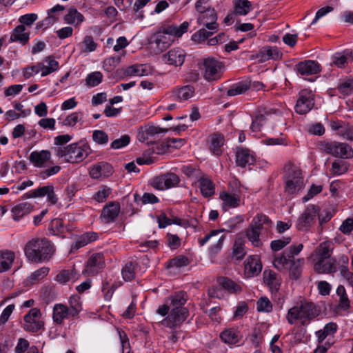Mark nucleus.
Masks as SVG:
<instances>
[{
  "instance_id": "obj_1",
  "label": "nucleus",
  "mask_w": 353,
  "mask_h": 353,
  "mask_svg": "<svg viewBox=\"0 0 353 353\" xmlns=\"http://www.w3.org/2000/svg\"><path fill=\"white\" fill-rule=\"evenodd\" d=\"M171 310L168 316L165 317L159 323L165 327L173 329L181 325L186 320L189 315L188 310L184 307L187 301L186 295L183 292H177L170 296Z\"/></svg>"
},
{
  "instance_id": "obj_2",
  "label": "nucleus",
  "mask_w": 353,
  "mask_h": 353,
  "mask_svg": "<svg viewBox=\"0 0 353 353\" xmlns=\"http://www.w3.org/2000/svg\"><path fill=\"white\" fill-rule=\"evenodd\" d=\"M23 252L29 261L41 263L50 259L54 248L53 244L46 238H33L26 243Z\"/></svg>"
},
{
  "instance_id": "obj_3",
  "label": "nucleus",
  "mask_w": 353,
  "mask_h": 353,
  "mask_svg": "<svg viewBox=\"0 0 353 353\" xmlns=\"http://www.w3.org/2000/svg\"><path fill=\"white\" fill-rule=\"evenodd\" d=\"M320 314L321 309L318 305L312 302L305 301L290 308L286 315V319L290 325L299 321L301 325H305Z\"/></svg>"
},
{
  "instance_id": "obj_4",
  "label": "nucleus",
  "mask_w": 353,
  "mask_h": 353,
  "mask_svg": "<svg viewBox=\"0 0 353 353\" xmlns=\"http://www.w3.org/2000/svg\"><path fill=\"white\" fill-rule=\"evenodd\" d=\"M92 150L85 140L65 145V147H56L55 154L70 163H78L83 161Z\"/></svg>"
},
{
  "instance_id": "obj_5",
  "label": "nucleus",
  "mask_w": 353,
  "mask_h": 353,
  "mask_svg": "<svg viewBox=\"0 0 353 353\" xmlns=\"http://www.w3.org/2000/svg\"><path fill=\"white\" fill-rule=\"evenodd\" d=\"M204 79L210 82L218 81L225 70V64L214 57H207L203 59Z\"/></svg>"
},
{
  "instance_id": "obj_6",
  "label": "nucleus",
  "mask_w": 353,
  "mask_h": 353,
  "mask_svg": "<svg viewBox=\"0 0 353 353\" xmlns=\"http://www.w3.org/2000/svg\"><path fill=\"white\" fill-rule=\"evenodd\" d=\"M285 179V191L288 194H295L303 187V178L301 170L297 167L291 166L288 168Z\"/></svg>"
},
{
  "instance_id": "obj_7",
  "label": "nucleus",
  "mask_w": 353,
  "mask_h": 353,
  "mask_svg": "<svg viewBox=\"0 0 353 353\" xmlns=\"http://www.w3.org/2000/svg\"><path fill=\"white\" fill-rule=\"evenodd\" d=\"M321 150L327 154L341 159L353 157V149L345 143L336 141L324 142L321 145Z\"/></svg>"
},
{
  "instance_id": "obj_8",
  "label": "nucleus",
  "mask_w": 353,
  "mask_h": 353,
  "mask_svg": "<svg viewBox=\"0 0 353 353\" xmlns=\"http://www.w3.org/2000/svg\"><path fill=\"white\" fill-rule=\"evenodd\" d=\"M303 248V245L301 243L291 245L282 253L275 255L273 261L274 267L279 271L286 270L292 259L299 254Z\"/></svg>"
},
{
  "instance_id": "obj_9",
  "label": "nucleus",
  "mask_w": 353,
  "mask_h": 353,
  "mask_svg": "<svg viewBox=\"0 0 353 353\" xmlns=\"http://www.w3.org/2000/svg\"><path fill=\"white\" fill-rule=\"evenodd\" d=\"M314 105V100L312 92L307 89L301 90L294 107L295 112L299 114H305L312 109Z\"/></svg>"
},
{
  "instance_id": "obj_10",
  "label": "nucleus",
  "mask_w": 353,
  "mask_h": 353,
  "mask_svg": "<svg viewBox=\"0 0 353 353\" xmlns=\"http://www.w3.org/2000/svg\"><path fill=\"white\" fill-rule=\"evenodd\" d=\"M180 182L177 174L166 172L153 179L152 185L154 188L164 190L176 186Z\"/></svg>"
},
{
  "instance_id": "obj_11",
  "label": "nucleus",
  "mask_w": 353,
  "mask_h": 353,
  "mask_svg": "<svg viewBox=\"0 0 353 353\" xmlns=\"http://www.w3.org/2000/svg\"><path fill=\"white\" fill-rule=\"evenodd\" d=\"M41 313L39 309L33 307L24 316L23 328L25 330L32 332H38L43 326V322L41 320Z\"/></svg>"
},
{
  "instance_id": "obj_12",
  "label": "nucleus",
  "mask_w": 353,
  "mask_h": 353,
  "mask_svg": "<svg viewBox=\"0 0 353 353\" xmlns=\"http://www.w3.org/2000/svg\"><path fill=\"white\" fill-rule=\"evenodd\" d=\"M319 208L314 205H308L302 214L299 217L296 228L299 230L307 231L314 222L319 214Z\"/></svg>"
},
{
  "instance_id": "obj_13",
  "label": "nucleus",
  "mask_w": 353,
  "mask_h": 353,
  "mask_svg": "<svg viewBox=\"0 0 353 353\" xmlns=\"http://www.w3.org/2000/svg\"><path fill=\"white\" fill-rule=\"evenodd\" d=\"M222 232L221 230H213L208 234H207L203 238H200L198 239V242L201 246H203L205 243H207L210 239H216V243L214 245H212L210 248V253L212 255H216L218 254L221 250L222 249L223 241L225 240V235L222 234L216 238L220 233Z\"/></svg>"
},
{
  "instance_id": "obj_14",
  "label": "nucleus",
  "mask_w": 353,
  "mask_h": 353,
  "mask_svg": "<svg viewBox=\"0 0 353 353\" xmlns=\"http://www.w3.org/2000/svg\"><path fill=\"white\" fill-rule=\"evenodd\" d=\"M168 129L161 128L154 125H147L141 127L138 132V139L141 142L152 143L155 139V137L161 133H165Z\"/></svg>"
},
{
  "instance_id": "obj_15",
  "label": "nucleus",
  "mask_w": 353,
  "mask_h": 353,
  "mask_svg": "<svg viewBox=\"0 0 353 353\" xmlns=\"http://www.w3.org/2000/svg\"><path fill=\"white\" fill-rule=\"evenodd\" d=\"M294 70L301 76H307L320 72L321 66L316 61L305 60L296 64Z\"/></svg>"
},
{
  "instance_id": "obj_16",
  "label": "nucleus",
  "mask_w": 353,
  "mask_h": 353,
  "mask_svg": "<svg viewBox=\"0 0 353 353\" xmlns=\"http://www.w3.org/2000/svg\"><path fill=\"white\" fill-rule=\"evenodd\" d=\"M186 53L184 50L180 48H174L163 54V60L167 64L178 67L183 65Z\"/></svg>"
},
{
  "instance_id": "obj_17",
  "label": "nucleus",
  "mask_w": 353,
  "mask_h": 353,
  "mask_svg": "<svg viewBox=\"0 0 353 353\" xmlns=\"http://www.w3.org/2000/svg\"><path fill=\"white\" fill-rule=\"evenodd\" d=\"M216 20V12L213 8L202 13L197 19L198 23L200 25H203L207 29L212 31L217 30L218 23Z\"/></svg>"
},
{
  "instance_id": "obj_18",
  "label": "nucleus",
  "mask_w": 353,
  "mask_h": 353,
  "mask_svg": "<svg viewBox=\"0 0 353 353\" xmlns=\"http://www.w3.org/2000/svg\"><path fill=\"white\" fill-rule=\"evenodd\" d=\"M119 212V203L118 202L112 201L103 207L100 217L105 223H109L115 221Z\"/></svg>"
},
{
  "instance_id": "obj_19",
  "label": "nucleus",
  "mask_w": 353,
  "mask_h": 353,
  "mask_svg": "<svg viewBox=\"0 0 353 353\" xmlns=\"http://www.w3.org/2000/svg\"><path fill=\"white\" fill-rule=\"evenodd\" d=\"M113 173L112 166L107 162L101 161L94 165L90 170V175L92 179L108 177Z\"/></svg>"
},
{
  "instance_id": "obj_20",
  "label": "nucleus",
  "mask_w": 353,
  "mask_h": 353,
  "mask_svg": "<svg viewBox=\"0 0 353 353\" xmlns=\"http://www.w3.org/2000/svg\"><path fill=\"white\" fill-rule=\"evenodd\" d=\"M104 267L103 254L95 253L91 255L87 262L85 271L90 274H97Z\"/></svg>"
},
{
  "instance_id": "obj_21",
  "label": "nucleus",
  "mask_w": 353,
  "mask_h": 353,
  "mask_svg": "<svg viewBox=\"0 0 353 353\" xmlns=\"http://www.w3.org/2000/svg\"><path fill=\"white\" fill-rule=\"evenodd\" d=\"M51 158V152L47 150L33 151L29 155L30 162L37 168H44Z\"/></svg>"
},
{
  "instance_id": "obj_22",
  "label": "nucleus",
  "mask_w": 353,
  "mask_h": 353,
  "mask_svg": "<svg viewBox=\"0 0 353 353\" xmlns=\"http://www.w3.org/2000/svg\"><path fill=\"white\" fill-rule=\"evenodd\" d=\"M154 42L157 46V50L162 52L174 42V39L165 32V30H163L162 26L160 30L154 35Z\"/></svg>"
},
{
  "instance_id": "obj_23",
  "label": "nucleus",
  "mask_w": 353,
  "mask_h": 353,
  "mask_svg": "<svg viewBox=\"0 0 353 353\" xmlns=\"http://www.w3.org/2000/svg\"><path fill=\"white\" fill-rule=\"evenodd\" d=\"M262 270V265L258 256H250L245 261V274L248 277L258 275Z\"/></svg>"
},
{
  "instance_id": "obj_24",
  "label": "nucleus",
  "mask_w": 353,
  "mask_h": 353,
  "mask_svg": "<svg viewBox=\"0 0 353 353\" xmlns=\"http://www.w3.org/2000/svg\"><path fill=\"white\" fill-rule=\"evenodd\" d=\"M235 161L237 165L245 168L248 165L253 164L255 159L250 150L239 148L236 150Z\"/></svg>"
},
{
  "instance_id": "obj_25",
  "label": "nucleus",
  "mask_w": 353,
  "mask_h": 353,
  "mask_svg": "<svg viewBox=\"0 0 353 353\" xmlns=\"http://www.w3.org/2000/svg\"><path fill=\"white\" fill-rule=\"evenodd\" d=\"M263 281L270 288L272 293L277 292L281 284L280 276L271 270L263 272Z\"/></svg>"
},
{
  "instance_id": "obj_26",
  "label": "nucleus",
  "mask_w": 353,
  "mask_h": 353,
  "mask_svg": "<svg viewBox=\"0 0 353 353\" xmlns=\"http://www.w3.org/2000/svg\"><path fill=\"white\" fill-rule=\"evenodd\" d=\"M219 197L223 201L222 207L224 210L229 208H235L240 205L241 197L239 194H231L224 191L220 193Z\"/></svg>"
},
{
  "instance_id": "obj_27",
  "label": "nucleus",
  "mask_w": 353,
  "mask_h": 353,
  "mask_svg": "<svg viewBox=\"0 0 353 353\" xmlns=\"http://www.w3.org/2000/svg\"><path fill=\"white\" fill-rule=\"evenodd\" d=\"M314 270L321 274L336 272L337 270L336 260L334 258L318 259L314 265Z\"/></svg>"
},
{
  "instance_id": "obj_28",
  "label": "nucleus",
  "mask_w": 353,
  "mask_h": 353,
  "mask_svg": "<svg viewBox=\"0 0 353 353\" xmlns=\"http://www.w3.org/2000/svg\"><path fill=\"white\" fill-rule=\"evenodd\" d=\"M258 57H260V63H263L270 59H281L282 53L277 47L265 46L259 50Z\"/></svg>"
},
{
  "instance_id": "obj_29",
  "label": "nucleus",
  "mask_w": 353,
  "mask_h": 353,
  "mask_svg": "<svg viewBox=\"0 0 353 353\" xmlns=\"http://www.w3.org/2000/svg\"><path fill=\"white\" fill-rule=\"evenodd\" d=\"M26 28L23 25H19L12 31L10 41L19 42L21 45H26L30 39V32L26 31Z\"/></svg>"
},
{
  "instance_id": "obj_30",
  "label": "nucleus",
  "mask_w": 353,
  "mask_h": 353,
  "mask_svg": "<svg viewBox=\"0 0 353 353\" xmlns=\"http://www.w3.org/2000/svg\"><path fill=\"white\" fill-rule=\"evenodd\" d=\"M197 181L199 183L201 193L204 197L208 198L214 194L215 185L211 179L202 174Z\"/></svg>"
},
{
  "instance_id": "obj_31",
  "label": "nucleus",
  "mask_w": 353,
  "mask_h": 353,
  "mask_svg": "<svg viewBox=\"0 0 353 353\" xmlns=\"http://www.w3.org/2000/svg\"><path fill=\"white\" fill-rule=\"evenodd\" d=\"M71 317L70 313L68 310V305L58 303L53 307L52 319L57 324L61 325L63 320Z\"/></svg>"
},
{
  "instance_id": "obj_32",
  "label": "nucleus",
  "mask_w": 353,
  "mask_h": 353,
  "mask_svg": "<svg viewBox=\"0 0 353 353\" xmlns=\"http://www.w3.org/2000/svg\"><path fill=\"white\" fill-rule=\"evenodd\" d=\"M218 283L230 294H240L242 292L241 283H236L228 277L221 276L218 278Z\"/></svg>"
},
{
  "instance_id": "obj_33",
  "label": "nucleus",
  "mask_w": 353,
  "mask_h": 353,
  "mask_svg": "<svg viewBox=\"0 0 353 353\" xmlns=\"http://www.w3.org/2000/svg\"><path fill=\"white\" fill-rule=\"evenodd\" d=\"M189 28V23L184 21L181 25L177 24H168L163 26V30H165V32L168 33L172 38H179L184 33L188 32Z\"/></svg>"
},
{
  "instance_id": "obj_34",
  "label": "nucleus",
  "mask_w": 353,
  "mask_h": 353,
  "mask_svg": "<svg viewBox=\"0 0 353 353\" xmlns=\"http://www.w3.org/2000/svg\"><path fill=\"white\" fill-rule=\"evenodd\" d=\"M15 254L8 250L0 251V273L8 271L14 261Z\"/></svg>"
},
{
  "instance_id": "obj_35",
  "label": "nucleus",
  "mask_w": 353,
  "mask_h": 353,
  "mask_svg": "<svg viewBox=\"0 0 353 353\" xmlns=\"http://www.w3.org/2000/svg\"><path fill=\"white\" fill-rule=\"evenodd\" d=\"M304 259H292L286 270L289 272L290 278L292 279H298L302 272V268L304 264Z\"/></svg>"
},
{
  "instance_id": "obj_36",
  "label": "nucleus",
  "mask_w": 353,
  "mask_h": 353,
  "mask_svg": "<svg viewBox=\"0 0 353 353\" xmlns=\"http://www.w3.org/2000/svg\"><path fill=\"white\" fill-rule=\"evenodd\" d=\"M84 19L83 14L74 7L70 8L68 13L64 16L65 23L74 26H80Z\"/></svg>"
},
{
  "instance_id": "obj_37",
  "label": "nucleus",
  "mask_w": 353,
  "mask_h": 353,
  "mask_svg": "<svg viewBox=\"0 0 353 353\" xmlns=\"http://www.w3.org/2000/svg\"><path fill=\"white\" fill-rule=\"evenodd\" d=\"M33 206L28 203L23 202L14 205L12 208V217L14 221H19L23 216L28 214L32 210Z\"/></svg>"
},
{
  "instance_id": "obj_38",
  "label": "nucleus",
  "mask_w": 353,
  "mask_h": 353,
  "mask_svg": "<svg viewBox=\"0 0 353 353\" xmlns=\"http://www.w3.org/2000/svg\"><path fill=\"white\" fill-rule=\"evenodd\" d=\"M272 221L265 214H260L255 216L250 225L259 230V232L263 229H268L272 225Z\"/></svg>"
},
{
  "instance_id": "obj_39",
  "label": "nucleus",
  "mask_w": 353,
  "mask_h": 353,
  "mask_svg": "<svg viewBox=\"0 0 353 353\" xmlns=\"http://www.w3.org/2000/svg\"><path fill=\"white\" fill-rule=\"evenodd\" d=\"M251 88V83L248 81H242L233 84L228 90L227 95L233 97L241 94Z\"/></svg>"
},
{
  "instance_id": "obj_40",
  "label": "nucleus",
  "mask_w": 353,
  "mask_h": 353,
  "mask_svg": "<svg viewBox=\"0 0 353 353\" xmlns=\"http://www.w3.org/2000/svg\"><path fill=\"white\" fill-rule=\"evenodd\" d=\"M221 340L225 343L235 344L240 341L241 335L236 329H226L220 334Z\"/></svg>"
},
{
  "instance_id": "obj_41",
  "label": "nucleus",
  "mask_w": 353,
  "mask_h": 353,
  "mask_svg": "<svg viewBox=\"0 0 353 353\" xmlns=\"http://www.w3.org/2000/svg\"><path fill=\"white\" fill-rule=\"evenodd\" d=\"M64 10L63 6L57 4L47 11L48 17L43 20V22L47 25L53 24Z\"/></svg>"
},
{
  "instance_id": "obj_42",
  "label": "nucleus",
  "mask_w": 353,
  "mask_h": 353,
  "mask_svg": "<svg viewBox=\"0 0 353 353\" xmlns=\"http://www.w3.org/2000/svg\"><path fill=\"white\" fill-rule=\"evenodd\" d=\"M337 330V325L335 323L330 322L327 323L323 329L320 330L316 332V336L318 338V341L321 343L325 339L327 336L333 335Z\"/></svg>"
},
{
  "instance_id": "obj_43",
  "label": "nucleus",
  "mask_w": 353,
  "mask_h": 353,
  "mask_svg": "<svg viewBox=\"0 0 353 353\" xmlns=\"http://www.w3.org/2000/svg\"><path fill=\"white\" fill-rule=\"evenodd\" d=\"M99 236L97 232H88L81 235L75 242V248H80L88 243H90L98 239Z\"/></svg>"
},
{
  "instance_id": "obj_44",
  "label": "nucleus",
  "mask_w": 353,
  "mask_h": 353,
  "mask_svg": "<svg viewBox=\"0 0 353 353\" xmlns=\"http://www.w3.org/2000/svg\"><path fill=\"white\" fill-rule=\"evenodd\" d=\"M224 143L223 136L220 134H214L210 140V149L215 155H219L221 153V148Z\"/></svg>"
},
{
  "instance_id": "obj_45",
  "label": "nucleus",
  "mask_w": 353,
  "mask_h": 353,
  "mask_svg": "<svg viewBox=\"0 0 353 353\" xmlns=\"http://www.w3.org/2000/svg\"><path fill=\"white\" fill-rule=\"evenodd\" d=\"M68 310L70 313L71 317L74 318L77 316L82 310V305L79 297L77 296H71L68 301Z\"/></svg>"
},
{
  "instance_id": "obj_46",
  "label": "nucleus",
  "mask_w": 353,
  "mask_h": 353,
  "mask_svg": "<svg viewBox=\"0 0 353 353\" xmlns=\"http://www.w3.org/2000/svg\"><path fill=\"white\" fill-rule=\"evenodd\" d=\"M137 263L135 261H129L122 268V276L125 281H130L135 278V268Z\"/></svg>"
},
{
  "instance_id": "obj_47",
  "label": "nucleus",
  "mask_w": 353,
  "mask_h": 353,
  "mask_svg": "<svg viewBox=\"0 0 353 353\" xmlns=\"http://www.w3.org/2000/svg\"><path fill=\"white\" fill-rule=\"evenodd\" d=\"M341 261L343 263L339 268L341 275L347 281L351 286H353V272H351L347 267L349 259L347 256L343 255L341 257Z\"/></svg>"
},
{
  "instance_id": "obj_48",
  "label": "nucleus",
  "mask_w": 353,
  "mask_h": 353,
  "mask_svg": "<svg viewBox=\"0 0 353 353\" xmlns=\"http://www.w3.org/2000/svg\"><path fill=\"white\" fill-rule=\"evenodd\" d=\"M260 234L261 232H259V230L250 225H249L245 231L246 237L254 247H259L262 245V242L260 239Z\"/></svg>"
},
{
  "instance_id": "obj_49",
  "label": "nucleus",
  "mask_w": 353,
  "mask_h": 353,
  "mask_svg": "<svg viewBox=\"0 0 353 353\" xmlns=\"http://www.w3.org/2000/svg\"><path fill=\"white\" fill-rule=\"evenodd\" d=\"M332 244L330 242L321 243L317 249L318 259H326L332 258Z\"/></svg>"
},
{
  "instance_id": "obj_50",
  "label": "nucleus",
  "mask_w": 353,
  "mask_h": 353,
  "mask_svg": "<svg viewBox=\"0 0 353 353\" xmlns=\"http://www.w3.org/2000/svg\"><path fill=\"white\" fill-rule=\"evenodd\" d=\"M194 92L193 86L188 85L179 88L176 91V97L180 101H185L190 99Z\"/></svg>"
},
{
  "instance_id": "obj_51",
  "label": "nucleus",
  "mask_w": 353,
  "mask_h": 353,
  "mask_svg": "<svg viewBox=\"0 0 353 353\" xmlns=\"http://www.w3.org/2000/svg\"><path fill=\"white\" fill-rule=\"evenodd\" d=\"M82 52H91L96 50L97 43L94 41L92 36H85L82 42L79 43Z\"/></svg>"
},
{
  "instance_id": "obj_52",
  "label": "nucleus",
  "mask_w": 353,
  "mask_h": 353,
  "mask_svg": "<svg viewBox=\"0 0 353 353\" xmlns=\"http://www.w3.org/2000/svg\"><path fill=\"white\" fill-rule=\"evenodd\" d=\"M181 171L188 178L196 180L203 174L200 169L191 165H183Z\"/></svg>"
},
{
  "instance_id": "obj_53",
  "label": "nucleus",
  "mask_w": 353,
  "mask_h": 353,
  "mask_svg": "<svg viewBox=\"0 0 353 353\" xmlns=\"http://www.w3.org/2000/svg\"><path fill=\"white\" fill-rule=\"evenodd\" d=\"M51 187L52 185L39 188L37 189L32 190L30 192L24 194L23 197L25 199H30L47 196V194L49 192V190H51Z\"/></svg>"
},
{
  "instance_id": "obj_54",
  "label": "nucleus",
  "mask_w": 353,
  "mask_h": 353,
  "mask_svg": "<svg viewBox=\"0 0 353 353\" xmlns=\"http://www.w3.org/2000/svg\"><path fill=\"white\" fill-rule=\"evenodd\" d=\"M349 57H352L353 59L352 52L345 51L343 54L336 53L333 57V63L339 68H343L347 63Z\"/></svg>"
},
{
  "instance_id": "obj_55",
  "label": "nucleus",
  "mask_w": 353,
  "mask_h": 353,
  "mask_svg": "<svg viewBox=\"0 0 353 353\" xmlns=\"http://www.w3.org/2000/svg\"><path fill=\"white\" fill-rule=\"evenodd\" d=\"M336 294L339 296V306L343 309L350 307V301L345 292L344 286L339 285L336 289Z\"/></svg>"
},
{
  "instance_id": "obj_56",
  "label": "nucleus",
  "mask_w": 353,
  "mask_h": 353,
  "mask_svg": "<svg viewBox=\"0 0 353 353\" xmlns=\"http://www.w3.org/2000/svg\"><path fill=\"white\" fill-rule=\"evenodd\" d=\"M103 79V74L101 72H92L88 74L85 81L86 85L89 87H95L98 85Z\"/></svg>"
},
{
  "instance_id": "obj_57",
  "label": "nucleus",
  "mask_w": 353,
  "mask_h": 353,
  "mask_svg": "<svg viewBox=\"0 0 353 353\" xmlns=\"http://www.w3.org/2000/svg\"><path fill=\"white\" fill-rule=\"evenodd\" d=\"M256 310L258 312L269 313L272 310V304L268 297H261L256 302Z\"/></svg>"
},
{
  "instance_id": "obj_58",
  "label": "nucleus",
  "mask_w": 353,
  "mask_h": 353,
  "mask_svg": "<svg viewBox=\"0 0 353 353\" xmlns=\"http://www.w3.org/2000/svg\"><path fill=\"white\" fill-rule=\"evenodd\" d=\"M251 10V3L248 0H239L235 3V12L239 15H245Z\"/></svg>"
},
{
  "instance_id": "obj_59",
  "label": "nucleus",
  "mask_w": 353,
  "mask_h": 353,
  "mask_svg": "<svg viewBox=\"0 0 353 353\" xmlns=\"http://www.w3.org/2000/svg\"><path fill=\"white\" fill-rule=\"evenodd\" d=\"M92 137L93 141L99 145H106L109 140L108 134L101 130H94Z\"/></svg>"
},
{
  "instance_id": "obj_60",
  "label": "nucleus",
  "mask_w": 353,
  "mask_h": 353,
  "mask_svg": "<svg viewBox=\"0 0 353 353\" xmlns=\"http://www.w3.org/2000/svg\"><path fill=\"white\" fill-rule=\"evenodd\" d=\"M112 193V189L108 186H102L94 195L93 199L99 202H105Z\"/></svg>"
},
{
  "instance_id": "obj_61",
  "label": "nucleus",
  "mask_w": 353,
  "mask_h": 353,
  "mask_svg": "<svg viewBox=\"0 0 353 353\" xmlns=\"http://www.w3.org/2000/svg\"><path fill=\"white\" fill-rule=\"evenodd\" d=\"M347 170V163L343 160H335L332 164V172L334 175H340Z\"/></svg>"
},
{
  "instance_id": "obj_62",
  "label": "nucleus",
  "mask_w": 353,
  "mask_h": 353,
  "mask_svg": "<svg viewBox=\"0 0 353 353\" xmlns=\"http://www.w3.org/2000/svg\"><path fill=\"white\" fill-rule=\"evenodd\" d=\"M337 90L343 96L352 94L353 92V78L339 83Z\"/></svg>"
},
{
  "instance_id": "obj_63",
  "label": "nucleus",
  "mask_w": 353,
  "mask_h": 353,
  "mask_svg": "<svg viewBox=\"0 0 353 353\" xmlns=\"http://www.w3.org/2000/svg\"><path fill=\"white\" fill-rule=\"evenodd\" d=\"M74 274L73 270H63L57 275L56 281L64 284L72 279H75Z\"/></svg>"
},
{
  "instance_id": "obj_64",
  "label": "nucleus",
  "mask_w": 353,
  "mask_h": 353,
  "mask_svg": "<svg viewBox=\"0 0 353 353\" xmlns=\"http://www.w3.org/2000/svg\"><path fill=\"white\" fill-rule=\"evenodd\" d=\"M49 271L50 269L48 268L42 267L32 272L29 276V279L32 283H34V282L43 279L45 276H46Z\"/></svg>"
}]
</instances>
